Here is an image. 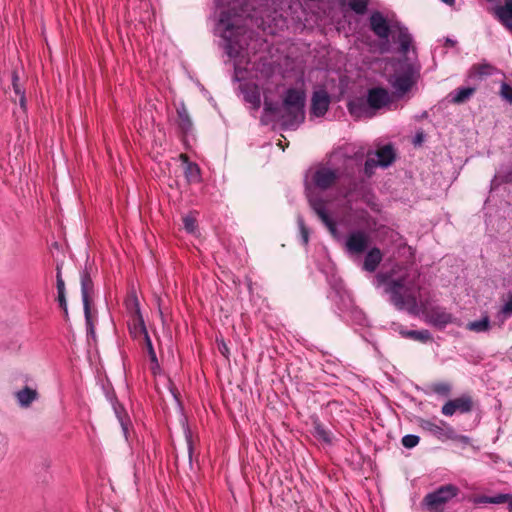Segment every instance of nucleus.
Returning <instances> with one entry per match:
<instances>
[{
  "label": "nucleus",
  "mask_w": 512,
  "mask_h": 512,
  "mask_svg": "<svg viewBox=\"0 0 512 512\" xmlns=\"http://www.w3.org/2000/svg\"><path fill=\"white\" fill-rule=\"evenodd\" d=\"M351 189L326 164L311 171L306 181V196L310 207L330 233L343 242L352 255Z\"/></svg>",
  "instance_id": "f257e3e1"
},
{
  "label": "nucleus",
  "mask_w": 512,
  "mask_h": 512,
  "mask_svg": "<svg viewBox=\"0 0 512 512\" xmlns=\"http://www.w3.org/2000/svg\"><path fill=\"white\" fill-rule=\"evenodd\" d=\"M457 493L458 489L454 485L441 486L436 491L429 493L425 496L423 500V505L427 509L432 511L434 509H437L441 505L445 504L453 497H455Z\"/></svg>",
  "instance_id": "1a4fd4ad"
},
{
  "label": "nucleus",
  "mask_w": 512,
  "mask_h": 512,
  "mask_svg": "<svg viewBox=\"0 0 512 512\" xmlns=\"http://www.w3.org/2000/svg\"><path fill=\"white\" fill-rule=\"evenodd\" d=\"M369 27L380 40L381 53L390 51V36L399 44L400 57L393 62V72L388 75L387 82L398 98L403 97L416 86L420 79L421 64L415 48L411 49L412 35L402 23L397 20H388L379 11L371 13Z\"/></svg>",
  "instance_id": "f03ea898"
},
{
  "label": "nucleus",
  "mask_w": 512,
  "mask_h": 512,
  "mask_svg": "<svg viewBox=\"0 0 512 512\" xmlns=\"http://www.w3.org/2000/svg\"><path fill=\"white\" fill-rule=\"evenodd\" d=\"M327 165L343 180L351 189L352 186V146L346 144L335 149L327 162Z\"/></svg>",
  "instance_id": "423d86ee"
},
{
  "label": "nucleus",
  "mask_w": 512,
  "mask_h": 512,
  "mask_svg": "<svg viewBox=\"0 0 512 512\" xmlns=\"http://www.w3.org/2000/svg\"><path fill=\"white\" fill-rule=\"evenodd\" d=\"M170 391L174 396H176V386H170Z\"/></svg>",
  "instance_id": "603ef678"
},
{
  "label": "nucleus",
  "mask_w": 512,
  "mask_h": 512,
  "mask_svg": "<svg viewBox=\"0 0 512 512\" xmlns=\"http://www.w3.org/2000/svg\"><path fill=\"white\" fill-rule=\"evenodd\" d=\"M365 248V239L360 232L354 231V252H361Z\"/></svg>",
  "instance_id": "e433bc0d"
},
{
  "label": "nucleus",
  "mask_w": 512,
  "mask_h": 512,
  "mask_svg": "<svg viewBox=\"0 0 512 512\" xmlns=\"http://www.w3.org/2000/svg\"><path fill=\"white\" fill-rule=\"evenodd\" d=\"M511 315H512V294H509L508 299L502 306L501 310L499 311L497 318L501 322H504Z\"/></svg>",
  "instance_id": "7c9ffc66"
},
{
  "label": "nucleus",
  "mask_w": 512,
  "mask_h": 512,
  "mask_svg": "<svg viewBox=\"0 0 512 512\" xmlns=\"http://www.w3.org/2000/svg\"><path fill=\"white\" fill-rule=\"evenodd\" d=\"M502 184H512V167L510 169H501L497 171L491 180L490 189L496 190Z\"/></svg>",
  "instance_id": "412c9836"
},
{
  "label": "nucleus",
  "mask_w": 512,
  "mask_h": 512,
  "mask_svg": "<svg viewBox=\"0 0 512 512\" xmlns=\"http://www.w3.org/2000/svg\"><path fill=\"white\" fill-rule=\"evenodd\" d=\"M508 510L509 512H512V497L509 496V499H508Z\"/></svg>",
  "instance_id": "09e8293b"
},
{
  "label": "nucleus",
  "mask_w": 512,
  "mask_h": 512,
  "mask_svg": "<svg viewBox=\"0 0 512 512\" xmlns=\"http://www.w3.org/2000/svg\"><path fill=\"white\" fill-rule=\"evenodd\" d=\"M443 3L449 5V6H453L454 3H455V0H441Z\"/></svg>",
  "instance_id": "49530a36"
},
{
  "label": "nucleus",
  "mask_w": 512,
  "mask_h": 512,
  "mask_svg": "<svg viewBox=\"0 0 512 512\" xmlns=\"http://www.w3.org/2000/svg\"><path fill=\"white\" fill-rule=\"evenodd\" d=\"M58 303H59V306L63 309L65 315L68 314V309H67V302H66V295L65 293H59L58 294Z\"/></svg>",
  "instance_id": "37998d69"
},
{
  "label": "nucleus",
  "mask_w": 512,
  "mask_h": 512,
  "mask_svg": "<svg viewBox=\"0 0 512 512\" xmlns=\"http://www.w3.org/2000/svg\"><path fill=\"white\" fill-rule=\"evenodd\" d=\"M107 400L111 403L112 409L118 419L125 438L128 437V430L131 425L130 417L124 406L118 401L113 386H102Z\"/></svg>",
  "instance_id": "6e6552de"
},
{
  "label": "nucleus",
  "mask_w": 512,
  "mask_h": 512,
  "mask_svg": "<svg viewBox=\"0 0 512 512\" xmlns=\"http://www.w3.org/2000/svg\"><path fill=\"white\" fill-rule=\"evenodd\" d=\"M420 441V438L417 436V435H414V434H408V435H405L401 442H402V445L407 448V449H412L414 448L415 446L418 445Z\"/></svg>",
  "instance_id": "72a5a7b5"
},
{
  "label": "nucleus",
  "mask_w": 512,
  "mask_h": 512,
  "mask_svg": "<svg viewBox=\"0 0 512 512\" xmlns=\"http://www.w3.org/2000/svg\"><path fill=\"white\" fill-rule=\"evenodd\" d=\"M331 102V98L329 93L323 89L319 88L315 90L311 97V107L310 113L315 117H322L328 111L329 105Z\"/></svg>",
  "instance_id": "9b49d317"
},
{
  "label": "nucleus",
  "mask_w": 512,
  "mask_h": 512,
  "mask_svg": "<svg viewBox=\"0 0 512 512\" xmlns=\"http://www.w3.org/2000/svg\"><path fill=\"white\" fill-rule=\"evenodd\" d=\"M379 167L376 164V160L374 157L368 156L367 160L364 164V173L367 177H371L374 174L375 169Z\"/></svg>",
  "instance_id": "f704fd0d"
},
{
  "label": "nucleus",
  "mask_w": 512,
  "mask_h": 512,
  "mask_svg": "<svg viewBox=\"0 0 512 512\" xmlns=\"http://www.w3.org/2000/svg\"><path fill=\"white\" fill-rule=\"evenodd\" d=\"M81 294L84 310L90 308L91 296L93 294V281L87 266L80 273Z\"/></svg>",
  "instance_id": "ddd939ff"
},
{
  "label": "nucleus",
  "mask_w": 512,
  "mask_h": 512,
  "mask_svg": "<svg viewBox=\"0 0 512 512\" xmlns=\"http://www.w3.org/2000/svg\"><path fill=\"white\" fill-rule=\"evenodd\" d=\"M144 340H145V344H146V347H147V350H148L149 358L151 360V370H152V373L156 376L157 375V371L159 370V365H158L156 353H155V350L153 348V345H152V342H151V339H150L149 335H146L144 337Z\"/></svg>",
  "instance_id": "cd10ccee"
},
{
  "label": "nucleus",
  "mask_w": 512,
  "mask_h": 512,
  "mask_svg": "<svg viewBox=\"0 0 512 512\" xmlns=\"http://www.w3.org/2000/svg\"><path fill=\"white\" fill-rule=\"evenodd\" d=\"M297 224L299 228L300 238L303 245H308L310 231L308 227L305 225L304 219L301 215L297 217Z\"/></svg>",
  "instance_id": "c756f323"
},
{
  "label": "nucleus",
  "mask_w": 512,
  "mask_h": 512,
  "mask_svg": "<svg viewBox=\"0 0 512 512\" xmlns=\"http://www.w3.org/2000/svg\"><path fill=\"white\" fill-rule=\"evenodd\" d=\"M495 70V67L488 63L474 65L469 72V77H478L479 79H482L484 77L492 75Z\"/></svg>",
  "instance_id": "b1692460"
},
{
  "label": "nucleus",
  "mask_w": 512,
  "mask_h": 512,
  "mask_svg": "<svg viewBox=\"0 0 512 512\" xmlns=\"http://www.w3.org/2000/svg\"><path fill=\"white\" fill-rule=\"evenodd\" d=\"M56 287H57V292L58 294L59 293H65V282L62 278V273H61V266L60 265H57L56 267Z\"/></svg>",
  "instance_id": "ea45409f"
},
{
  "label": "nucleus",
  "mask_w": 512,
  "mask_h": 512,
  "mask_svg": "<svg viewBox=\"0 0 512 512\" xmlns=\"http://www.w3.org/2000/svg\"><path fill=\"white\" fill-rule=\"evenodd\" d=\"M382 260V253L379 249L373 248L365 256L363 268L368 272H374Z\"/></svg>",
  "instance_id": "6ab92c4d"
},
{
  "label": "nucleus",
  "mask_w": 512,
  "mask_h": 512,
  "mask_svg": "<svg viewBox=\"0 0 512 512\" xmlns=\"http://www.w3.org/2000/svg\"><path fill=\"white\" fill-rule=\"evenodd\" d=\"M454 404H455L454 400H450V401L446 402L442 407V413L445 416H452L455 412H457Z\"/></svg>",
  "instance_id": "79ce46f5"
},
{
  "label": "nucleus",
  "mask_w": 512,
  "mask_h": 512,
  "mask_svg": "<svg viewBox=\"0 0 512 512\" xmlns=\"http://www.w3.org/2000/svg\"><path fill=\"white\" fill-rule=\"evenodd\" d=\"M456 411L460 413L469 412L472 408V401L470 397L463 396L460 398L454 399Z\"/></svg>",
  "instance_id": "c85d7f7f"
},
{
  "label": "nucleus",
  "mask_w": 512,
  "mask_h": 512,
  "mask_svg": "<svg viewBox=\"0 0 512 512\" xmlns=\"http://www.w3.org/2000/svg\"><path fill=\"white\" fill-rule=\"evenodd\" d=\"M84 315H85V321H86V327H87V334L89 336L94 337L95 330H94V325H93L92 318H91L90 308H88L87 310H84Z\"/></svg>",
  "instance_id": "58836bf2"
},
{
  "label": "nucleus",
  "mask_w": 512,
  "mask_h": 512,
  "mask_svg": "<svg viewBox=\"0 0 512 512\" xmlns=\"http://www.w3.org/2000/svg\"><path fill=\"white\" fill-rule=\"evenodd\" d=\"M184 228L189 233H194L196 230V220L191 216H185L183 218Z\"/></svg>",
  "instance_id": "a19ab883"
},
{
  "label": "nucleus",
  "mask_w": 512,
  "mask_h": 512,
  "mask_svg": "<svg viewBox=\"0 0 512 512\" xmlns=\"http://www.w3.org/2000/svg\"><path fill=\"white\" fill-rule=\"evenodd\" d=\"M20 104H21L22 107H24V105H25L24 95H21V97H20Z\"/></svg>",
  "instance_id": "3c124183"
},
{
  "label": "nucleus",
  "mask_w": 512,
  "mask_h": 512,
  "mask_svg": "<svg viewBox=\"0 0 512 512\" xmlns=\"http://www.w3.org/2000/svg\"><path fill=\"white\" fill-rule=\"evenodd\" d=\"M348 5H349V6H352V0H350V1L348 2Z\"/></svg>",
  "instance_id": "4d7b16f0"
},
{
  "label": "nucleus",
  "mask_w": 512,
  "mask_h": 512,
  "mask_svg": "<svg viewBox=\"0 0 512 512\" xmlns=\"http://www.w3.org/2000/svg\"><path fill=\"white\" fill-rule=\"evenodd\" d=\"M508 499H509L508 494H497L495 496L479 495L473 499V502L475 504H484V503L502 504V503H506L508 501Z\"/></svg>",
  "instance_id": "393cba45"
},
{
  "label": "nucleus",
  "mask_w": 512,
  "mask_h": 512,
  "mask_svg": "<svg viewBox=\"0 0 512 512\" xmlns=\"http://www.w3.org/2000/svg\"><path fill=\"white\" fill-rule=\"evenodd\" d=\"M239 67H240V62H239V61H236V62L234 63V69H235V74H236V75H237V73H238Z\"/></svg>",
  "instance_id": "de8ad7c7"
},
{
  "label": "nucleus",
  "mask_w": 512,
  "mask_h": 512,
  "mask_svg": "<svg viewBox=\"0 0 512 512\" xmlns=\"http://www.w3.org/2000/svg\"><path fill=\"white\" fill-rule=\"evenodd\" d=\"M131 318V322L129 323V331L131 335L134 338H138L141 336L145 337L146 335H148L142 315L133 316Z\"/></svg>",
  "instance_id": "4be33fe9"
},
{
  "label": "nucleus",
  "mask_w": 512,
  "mask_h": 512,
  "mask_svg": "<svg viewBox=\"0 0 512 512\" xmlns=\"http://www.w3.org/2000/svg\"><path fill=\"white\" fill-rule=\"evenodd\" d=\"M248 10L241 7L236 10L235 7L221 11L218 23V29H221V37L224 40V49L226 54L232 59L243 58L244 50L248 45V30L242 24L243 18L248 17Z\"/></svg>",
  "instance_id": "20e7f679"
},
{
  "label": "nucleus",
  "mask_w": 512,
  "mask_h": 512,
  "mask_svg": "<svg viewBox=\"0 0 512 512\" xmlns=\"http://www.w3.org/2000/svg\"><path fill=\"white\" fill-rule=\"evenodd\" d=\"M177 116H178L177 123H178L180 130L184 134L190 133L193 129V122L190 118V115H189L184 103H181L177 107Z\"/></svg>",
  "instance_id": "a211bd4d"
},
{
  "label": "nucleus",
  "mask_w": 512,
  "mask_h": 512,
  "mask_svg": "<svg viewBox=\"0 0 512 512\" xmlns=\"http://www.w3.org/2000/svg\"><path fill=\"white\" fill-rule=\"evenodd\" d=\"M220 351L223 355H226V352L228 351L227 347L225 344L222 345V348H220Z\"/></svg>",
  "instance_id": "8fccbe9b"
},
{
  "label": "nucleus",
  "mask_w": 512,
  "mask_h": 512,
  "mask_svg": "<svg viewBox=\"0 0 512 512\" xmlns=\"http://www.w3.org/2000/svg\"><path fill=\"white\" fill-rule=\"evenodd\" d=\"M460 439L463 442H467L469 440L468 437H466V436H461Z\"/></svg>",
  "instance_id": "864d4df0"
},
{
  "label": "nucleus",
  "mask_w": 512,
  "mask_h": 512,
  "mask_svg": "<svg viewBox=\"0 0 512 512\" xmlns=\"http://www.w3.org/2000/svg\"><path fill=\"white\" fill-rule=\"evenodd\" d=\"M312 435L316 439H318L324 443L330 442L329 432L324 428V426L321 424V422L318 420V418L313 419Z\"/></svg>",
  "instance_id": "a878e982"
},
{
  "label": "nucleus",
  "mask_w": 512,
  "mask_h": 512,
  "mask_svg": "<svg viewBox=\"0 0 512 512\" xmlns=\"http://www.w3.org/2000/svg\"><path fill=\"white\" fill-rule=\"evenodd\" d=\"M370 0H354V14H365Z\"/></svg>",
  "instance_id": "c9c22d12"
},
{
  "label": "nucleus",
  "mask_w": 512,
  "mask_h": 512,
  "mask_svg": "<svg viewBox=\"0 0 512 512\" xmlns=\"http://www.w3.org/2000/svg\"><path fill=\"white\" fill-rule=\"evenodd\" d=\"M180 158L185 164L184 174L188 182H198L200 180V169L198 165L188 161V157L185 154H181Z\"/></svg>",
  "instance_id": "aec40b11"
},
{
  "label": "nucleus",
  "mask_w": 512,
  "mask_h": 512,
  "mask_svg": "<svg viewBox=\"0 0 512 512\" xmlns=\"http://www.w3.org/2000/svg\"><path fill=\"white\" fill-rule=\"evenodd\" d=\"M376 160V164L379 167L387 168L389 167L396 159L395 149L392 144H386L380 147L373 156Z\"/></svg>",
  "instance_id": "4468645a"
},
{
  "label": "nucleus",
  "mask_w": 512,
  "mask_h": 512,
  "mask_svg": "<svg viewBox=\"0 0 512 512\" xmlns=\"http://www.w3.org/2000/svg\"><path fill=\"white\" fill-rule=\"evenodd\" d=\"M500 96L509 103H512V86L503 82L500 88Z\"/></svg>",
  "instance_id": "4c0bfd02"
},
{
  "label": "nucleus",
  "mask_w": 512,
  "mask_h": 512,
  "mask_svg": "<svg viewBox=\"0 0 512 512\" xmlns=\"http://www.w3.org/2000/svg\"><path fill=\"white\" fill-rule=\"evenodd\" d=\"M15 91H16V93H18V94L20 93V91H19V89L17 88V86H16V85H15Z\"/></svg>",
  "instance_id": "6e6d98bb"
},
{
  "label": "nucleus",
  "mask_w": 512,
  "mask_h": 512,
  "mask_svg": "<svg viewBox=\"0 0 512 512\" xmlns=\"http://www.w3.org/2000/svg\"><path fill=\"white\" fill-rule=\"evenodd\" d=\"M423 312L426 314L427 322L433 326L443 328L453 322L452 314L442 307H433L429 310L426 308Z\"/></svg>",
  "instance_id": "f8f14e48"
},
{
  "label": "nucleus",
  "mask_w": 512,
  "mask_h": 512,
  "mask_svg": "<svg viewBox=\"0 0 512 512\" xmlns=\"http://www.w3.org/2000/svg\"><path fill=\"white\" fill-rule=\"evenodd\" d=\"M496 18L512 32V0H505L504 5L494 9Z\"/></svg>",
  "instance_id": "2eb2a0df"
},
{
  "label": "nucleus",
  "mask_w": 512,
  "mask_h": 512,
  "mask_svg": "<svg viewBox=\"0 0 512 512\" xmlns=\"http://www.w3.org/2000/svg\"><path fill=\"white\" fill-rule=\"evenodd\" d=\"M126 307L129 310L131 317L141 315L139 302L135 295H131L126 300Z\"/></svg>",
  "instance_id": "2f4dec72"
},
{
  "label": "nucleus",
  "mask_w": 512,
  "mask_h": 512,
  "mask_svg": "<svg viewBox=\"0 0 512 512\" xmlns=\"http://www.w3.org/2000/svg\"><path fill=\"white\" fill-rule=\"evenodd\" d=\"M473 87H460L450 93L451 101L456 104H461L467 101L475 92Z\"/></svg>",
  "instance_id": "5701e85b"
},
{
  "label": "nucleus",
  "mask_w": 512,
  "mask_h": 512,
  "mask_svg": "<svg viewBox=\"0 0 512 512\" xmlns=\"http://www.w3.org/2000/svg\"><path fill=\"white\" fill-rule=\"evenodd\" d=\"M186 440H187L189 458L191 459L192 452H193V443H192V438H191L190 432L186 433Z\"/></svg>",
  "instance_id": "c03bdc74"
},
{
  "label": "nucleus",
  "mask_w": 512,
  "mask_h": 512,
  "mask_svg": "<svg viewBox=\"0 0 512 512\" xmlns=\"http://www.w3.org/2000/svg\"><path fill=\"white\" fill-rule=\"evenodd\" d=\"M376 278L379 284H387L386 292L390 294L391 302L397 309L413 315H418L426 309L419 275L416 272H405L397 279H390L389 274L379 273Z\"/></svg>",
  "instance_id": "7ed1b4c3"
},
{
  "label": "nucleus",
  "mask_w": 512,
  "mask_h": 512,
  "mask_svg": "<svg viewBox=\"0 0 512 512\" xmlns=\"http://www.w3.org/2000/svg\"><path fill=\"white\" fill-rule=\"evenodd\" d=\"M405 335L409 338H412L414 340L425 342L431 338V334L428 330H410L405 333Z\"/></svg>",
  "instance_id": "473e14b6"
},
{
  "label": "nucleus",
  "mask_w": 512,
  "mask_h": 512,
  "mask_svg": "<svg viewBox=\"0 0 512 512\" xmlns=\"http://www.w3.org/2000/svg\"><path fill=\"white\" fill-rule=\"evenodd\" d=\"M490 328V320L488 316H484L479 320L469 322L467 329L473 332L481 333L486 332Z\"/></svg>",
  "instance_id": "bb28decb"
},
{
  "label": "nucleus",
  "mask_w": 512,
  "mask_h": 512,
  "mask_svg": "<svg viewBox=\"0 0 512 512\" xmlns=\"http://www.w3.org/2000/svg\"><path fill=\"white\" fill-rule=\"evenodd\" d=\"M347 110L350 114H352V99H348L346 102Z\"/></svg>",
  "instance_id": "a18cd8bd"
},
{
  "label": "nucleus",
  "mask_w": 512,
  "mask_h": 512,
  "mask_svg": "<svg viewBox=\"0 0 512 512\" xmlns=\"http://www.w3.org/2000/svg\"><path fill=\"white\" fill-rule=\"evenodd\" d=\"M241 91L244 95V100L252 105L253 109H258L261 105L260 92L254 85H242Z\"/></svg>",
  "instance_id": "f3484780"
},
{
  "label": "nucleus",
  "mask_w": 512,
  "mask_h": 512,
  "mask_svg": "<svg viewBox=\"0 0 512 512\" xmlns=\"http://www.w3.org/2000/svg\"><path fill=\"white\" fill-rule=\"evenodd\" d=\"M38 397V392L36 389H33L29 386H24L19 391L15 392V398L19 404V406L26 408L29 407L30 404L36 400Z\"/></svg>",
  "instance_id": "dca6fc26"
},
{
  "label": "nucleus",
  "mask_w": 512,
  "mask_h": 512,
  "mask_svg": "<svg viewBox=\"0 0 512 512\" xmlns=\"http://www.w3.org/2000/svg\"><path fill=\"white\" fill-rule=\"evenodd\" d=\"M392 90V94H390L387 89L382 87H374L368 90L366 96L367 108L364 111L367 117H374L381 109H389L393 102V98L402 99V97L398 98L394 94L393 88ZM411 91L412 89L406 95H404L403 98L406 97Z\"/></svg>",
  "instance_id": "0eeeda50"
},
{
  "label": "nucleus",
  "mask_w": 512,
  "mask_h": 512,
  "mask_svg": "<svg viewBox=\"0 0 512 512\" xmlns=\"http://www.w3.org/2000/svg\"><path fill=\"white\" fill-rule=\"evenodd\" d=\"M420 427L440 440L457 438L454 429L449 424L442 420H422L420 423Z\"/></svg>",
  "instance_id": "9d476101"
},
{
  "label": "nucleus",
  "mask_w": 512,
  "mask_h": 512,
  "mask_svg": "<svg viewBox=\"0 0 512 512\" xmlns=\"http://www.w3.org/2000/svg\"><path fill=\"white\" fill-rule=\"evenodd\" d=\"M305 93L301 90L290 88L283 97L282 106L265 101L264 111L270 114H277L282 120L286 129L297 128L305 119L304 113Z\"/></svg>",
  "instance_id": "39448f33"
},
{
  "label": "nucleus",
  "mask_w": 512,
  "mask_h": 512,
  "mask_svg": "<svg viewBox=\"0 0 512 512\" xmlns=\"http://www.w3.org/2000/svg\"><path fill=\"white\" fill-rule=\"evenodd\" d=\"M353 313H354V320H355L357 317L358 311L354 308Z\"/></svg>",
  "instance_id": "5fc2aeb1"
}]
</instances>
